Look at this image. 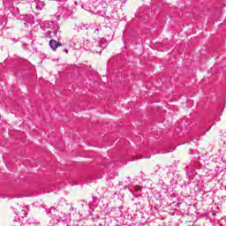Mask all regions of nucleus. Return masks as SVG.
I'll list each match as a JSON object with an SVG mask.
<instances>
[{
    "label": "nucleus",
    "mask_w": 226,
    "mask_h": 226,
    "mask_svg": "<svg viewBox=\"0 0 226 226\" xmlns=\"http://www.w3.org/2000/svg\"><path fill=\"white\" fill-rule=\"evenodd\" d=\"M49 47L53 52H56L57 50L58 47H63V43H61L60 41H57L54 39H51L49 41Z\"/></svg>",
    "instance_id": "obj_1"
},
{
    "label": "nucleus",
    "mask_w": 226,
    "mask_h": 226,
    "mask_svg": "<svg viewBox=\"0 0 226 226\" xmlns=\"http://www.w3.org/2000/svg\"><path fill=\"white\" fill-rule=\"evenodd\" d=\"M98 31H100V29L96 28V29L94 30V33H98Z\"/></svg>",
    "instance_id": "obj_2"
},
{
    "label": "nucleus",
    "mask_w": 226,
    "mask_h": 226,
    "mask_svg": "<svg viewBox=\"0 0 226 226\" xmlns=\"http://www.w3.org/2000/svg\"><path fill=\"white\" fill-rule=\"evenodd\" d=\"M65 54H68V49H65Z\"/></svg>",
    "instance_id": "obj_3"
}]
</instances>
